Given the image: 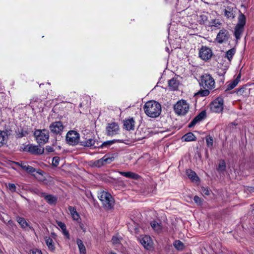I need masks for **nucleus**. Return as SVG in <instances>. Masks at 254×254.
Returning <instances> with one entry per match:
<instances>
[{
    "instance_id": "44",
    "label": "nucleus",
    "mask_w": 254,
    "mask_h": 254,
    "mask_svg": "<svg viewBox=\"0 0 254 254\" xmlns=\"http://www.w3.org/2000/svg\"><path fill=\"white\" fill-rule=\"evenodd\" d=\"M17 164L21 166V167L25 171H27V168L29 165L26 163L21 162V163H17Z\"/></svg>"
},
{
    "instance_id": "20",
    "label": "nucleus",
    "mask_w": 254,
    "mask_h": 254,
    "mask_svg": "<svg viewBox=\"0 0 254 254\" xmlns=\"http://www.w3.org/2000/svg\"><path fill=\"white\" fill-rule=\"evenodd\" d=\"M240 77L241 76L239 74L234 80L228 82L226 90H230L233 89L238 84Z\"/></svg>"
},
{
    "instance_id": "17",
    "label": "nucleus",
    "mask_w": 254,
    "mask_h": 254,
    "mask_svg": "<svg viewBox=\"0 0 254 254\" xmlns=\"http://www.w3.org/2000/svg\"><path fill=\"white\" fill-rule=\"evenodd\" d=\"M44 150L43 148L38 147L37 146L31 145L28 147V151L34 154H41L44 152Z\"/></svg>"
},
{
    "instance_id": "32",
    "label": "nucleus",
    "mask_w": 254,
    "mask_h": 254,
    "mask_svg": "<svg viewBox=\"0 0 254 254\" xmlns=\"http://www.w3.org/2000/svg\"><path fill=\"white\" fill-rule=\"evenodd\" d=\"M244 28L236 26L235 30V36L237 39H239L241 38V35L243 32Z\"/></svg>"
},
{
    "instance_id": "35",
    "label": "nucleus",
    "mask_w": 254,
    "mask_h": 254,
    "mask_svg": "<svg viewBox=\"0 0 254 254\" xmlns=\"http://www.w3.org/2000/svg\"><path fill=\"white\" fill-rule=\"evenodd\" d=\"M246 23V18L243 14H241L239 17V21L236 26L243 27Z\"/></svg>"
},
{
    "instance_id": "28",
    "label": "nucleus",
    "mask_w": 254,
    "mask_h": 254,
    "mask_svg": "<svg viewBox=\"0 0 254 254\" xmlns=\"http://www.w3.org/2000/svg\"><path fill=\"white\" fill-rule=\"evenodd\" d=\"M183 139L186 141H190L195 140V137L192 133L189 132L183 137Z\"/></svg>"
},
{
    "instance_id": "23",
    "label": "nucleus",
    "mask_w": 254,
    "mask_h": 254,
    "mask_svg": "<svg viewBox=\"0 0 254 254\" xmlns=\"http://www.w3.org/2000/svg\"><path fill=\"white\" fill-rule=\"evenodd\" d=\"M7 139V133L4 131L0 130V147L4 144Z\"/></svg>"
},
{
    "instance_id": "54",
    "label": "nucleus",
    "mask_w": 254,
    "mask_h": 254,
    "mask_svg": "<svg viewBox=\"0 0 254 254\" xmlns=\"http://www.w3.org/2000/svg\"><path fill=\"white\" fill-rule=\"evenodd\" d=\"M25 135V134H24L23 133H22L21 135L19 136V137H22L23 136Z\"/></svg>"
},
{
    "instance_id": "48",
    "label": "nucleus",
    "mask_w": 254,
    "mask_h": 254,
    "mask_svg": "<svg viewBox=\"0 0 254 254\" xmlns=\"http://www.w3.org/2000/svg\"><path fill=\"white\" fill-rule=\"evenodd\" d=\"M35 171V169H34L32 167L29 166L27 168V170L26 172L28 173L32 174Z\"/></svg>"
},
{
    "instance_id": "19",
    "label": "nucleus",
    "mask_w": 254,
    "mask_h": 254,
    "mask_svg": "<svg viewBox=\"0 0 254 254\" xmlns=\"http://www.w3.org/2000/svg\"><path fill=\"white\" fill-rule=\"evenodd\" d=\"M45 241L48 249L52 252H54L55 250V247L52 239L46 237L45 238Z\"/></svg>"
},
{
    "instance_id": "7",
    "label": "nucleus",
    "mask_w": 254,
    "mask_h": 254,
    "mask_svg": "<svg viewBox=\"0 0 254 254\" xmlns=\"http://www.w3.org/2000/svg\"><path fill=\"white\" fill-rule=\"evenodd\" d=\"M210 109L212 111L215 113H220L223 109V99L219 97L214 100L211 105Z\"/></svg>"
},
{
    "instance_id": "51",
    "label": "nucleus",
    "mask_w": 254,
    "mask_h": 254,
    "mask_svg": "<svg viewBox=\"0 0 254 254\" xmlns=\"http://www.w3.org/2000/svg\"><path fill=\"white\" fill-rule=\"evenodd\" d=\"M63 234H64V235L66 236V237L67 238H69V234H68V232L66 230V229L63 230Z\"/></svg>"
},
{
    "instance_id": "16",
    "label": "nucleus",
    "mask_w": 254,
    "mask_h": 254,
    "mask_svg": "<svg viewBox=\"0 0 254 254\" xmlns=\"http://www.w3.org/2000/svg\"><path fill=\"white\" fill-rule=\"evenodd\" d=\"M42 104L41 101L38 98L33 99L30 103V106L33 110L40 109L42 108Z\"/></svg>"
},
{
    "instance_id": "26",
    "label": "nucleus",
    "mask_w": 254,
    "mask_h": 254,
    "mask_svg": "<svg viewBox=\"0 0 254 254\" xmlns=\"http://www.w3.org/2000/svg\"><path fill=\"white\" fill-rule=\"evenodd\" d=\"M187 175L192 181L196 182L198 180V177L196 176V173L191 170H188L187 171Z\"/></svg>"
},
{
    "instance_id": "30",
    "label": "nucleus",
    "mask_w": 254,
    "mask_h": 254,
    "mask_svg": "<svg viewBox=\"0 0 254 254\" xmlns=\"http://www.w3.org/2000/svg\"><path fill=\"white\" fill-rule=\"evenodd\" d=\"M76 242H77V244L78 245V247L79 248L80 253L82 254H85L86 249H85V246H84V245L83 244L82 241L80 239H77Z\"/></svg>"
},
{
    "instance_id": "43",
    "label": "nucleus",
    "mask_w": 254,
    "mask_h": 254,
    "mask_svg": "<svg viewBox=\"0 0 254 254\" xmlns=\"http://www.w3.org/2000/svg\"><path fill=\"white\" fill-rule=\"evenodd\" d=\"M7 188L12 192L16 191V186L13 184H9Z\"/></svg>"
},
{
    "instance_id": "49",
    "label": "nucleus",
    "mask_w": 254,
    "mask_h": 254,
    "mask_svg": "<svg viewBox=\"0 0 254 254\" xmlns=\"http://www.w3.org/2000/svg\"><path fill=\"white\" fill-rule=\"evenodd\" d=\"M45 150L48 152H52L54 151L53 147L50 146H47L46 147Z\"/></svg>"
},
{
    "instance_id": "56",
    "label": "nucleus",
    "mask_w": 254,
    "mask_h": 254,
    "mask_svg": "<svg viewBox=\"0 0 254 254\" xmlns=\"http://www.w3.org/2000/svg\"><path fill=\"white\" fill-rule=\"evenodd\" d=\"M0 254H2V253L0 250Z\"/></svg>"
},
{
    "instance_id": "6",
    "label": "nucleus",
    "mask_w": 254,
    "mask_h": 254,
    "mask_svg": "<svg viewBox=\"0 0 254 254\" xmlns=\"http://www.w3.org/2000/svg\"><path fill=\"white\" fill-rule=\"evenodd\" d=\"M79 140V134L74 130H71L67 132L66 136L67 142L71 145H74L78 143Z\"/></svg>"
},
{
    "instance_id": "39",
    "label": "nucleus",
    "mask_w": 254,
    "mask_h": 254,
    "mask_svg": "<svg viewBox=\"0 0 254 254\" xmlns=\"http://www.w3.org/2000/svg\"><path fill=\"white\" fill-rule=\"evenodd\" d=\"M209 89L206 88L204 90H200L198 93V95H200L201 96H206L209 94Z\"/></svg>"
},
{
    "instance_id": "31",
    "label": "nucleus",
    "mask_w": 254,
    "mask_h": 254,
    "mask_svg": "<svg viewBox=\"0 0 254 254\" xmlns=\"http://www.w3.org/2000/svg\"><path fill=\"white\" fill-rule=\"evenodd\" d=\"M94 140L89 138L86 139L85 140L81 141V145L84 146L90 147L94 145Z\"/></svg>"
},
{
    "instance_id": "53",
    "label": "nucleus",
    "mask_w": 254,
    "mask_h": 254,
    "mask_svg": "<svg viewBox=\"0 0 254 254\" xmlns=\"http://www.w3.org/2000/svg\"><path fill=\"white\" fill-rule=\"evenodd\" d=\"M217 24L220 25V23H219L218 22H216L215 21H214L212 24V26H217Z\"/></svg>"
},
{
    "instance_id": "40",
    "label": "nucleus",
    "mask_w": 254,
    "mask_h": 254,
    "mask_svg": "<svg viewBox=\"0 0 254 254\" xmlns=\"http://www.w3.org/2000/svg\"><path fill=\"white\" fill-rule=\"evenodd\" d=\"M200 191L203 195H208L210 194V190L207 188L202 187Z\"/></svg>"
},
{
    "instance_id": "14",
    "label": "nucleus",
    "mask_w": 254,
    "mask_h": 254,
    "mask_svg": "<svg viewBox=\"0 0 254 254\" xmlns=\"http://www.w3.org/2000/svg\"><path fill=\"white\" fill-rule=\"evenodd\" d=\"M41 197H43L49 204L51 205L55 204L57 202V198L54 195L48 194L45 192H42L41 194Z\"/></svg>"
},
{
    "instance_id": "29",
    "label": "nucleus",
    "mask_w": 254,
    "mask_h": 254,
    "mask_svg": "<svg viewBox=\"0 0 254 254\" xmlns=\"http://www.w3.org/2000/svg\"><path fill=\"white\" fill-rule=\"evenodd\" d=\"M17 222L20 224L21 227L23 228H26L29 227L31 229L30 227L29 226L27 222L25 221V220L21 217H18L17 218Z\"/></svg>"
},
{
    "instance_id": "45",
    "label": "nucleus",
    "mask_w": 254,
    "mask_h": 254,
    "mask_svg": "<svg viewBox=\"0 0 254 254\" xmlns=\"http://www.w3.org/2000/svg\"><path fill=\"white\" fill-rule=\"evenodd\" d=\"M17 164L21 166V167L25 171H27V168L29 165L26 163L21 162V163H17Z\"/></svg>"
},
{
    "instance_id": "47",
    "label": "nucleus",
    "mask_w": 254,
    "mask_h": 254,
    "mask_svg": "<svg viewBox=\"0 0 254 254\" xmlns=\"http://www.w3.org/2000/svg\"><path fill=\"white\" fill-rule=\"evenodd\" d=\"M29 254H42L41 252L37 249H33L30 251Z\"/></svg>"
},
{
    "instance_id": "41",
    "label": "nucleus",
    "mask_w": 254,
    "mask_h": 254,
    "mask_svg": "<svg viewBox=\"0 0 254 254\" xmlns=\"http://www.w3.org/2000/svg\"><path fill=\"white\" fill-rule=\"evenodd\" d=\"M59 161H60V158L59 157H57V156L54 157L53 158L52 164L54 166L56 167L59 165Z\"/></svg>"
},
{
    "instance_id": "52",
    "label": "nucleus",
    "mask_w": 254,
    "mask_h": 254,
    "mask_svg": "<svg viewBox=\"0 0 254 254\" xmlns=\"http://www.w3.org/2000/svg\"><path fill=\"white\" fill-rule=\"evenodd\" d=\"M79 226H80V228H81V229H82L83 230V232L86 231V229L84 227V226L83 224H82V223L80 224Z\"/></svg>"
},
{
    "instance_id": "24",
    "label": "nucleus",
    "mask_w": 254,
    "mask_h": 254,
    "mask_svg": "<svg viewBox=\"0 0 254 254\" xmlns=\"http://www.w3.org/2000/svg\"><path fill=\"white\" fill-rule=\"evenodd\" d=\"M169 87L173 90H175L178 88L179 84V81L176 79L172 78L169 81Z\"/></svg>"
},
{
    "instance_id": "38",
    "label": "nucleus",
    "mask_w": 254,
    "mask_h": 254,
    "mask_svg": "<svg viewBox=\"0 0 254 254\" xmlns=\"http://www.w3.org/2000/svg\"><path fill=\"white\" fill-rule=\"evenodd\" d=\"M206 141L207 146L208 147L211 148L213 146V138L210 136H207L206 137Z\"/></svg>"
},
{
    "instance_id": "27",
    "label": "nucleus",
    "mask_w": 254,
    "mask_h": 254,
    "mask_svg": "<svg viewBox=\"0 0 254 254\" xmlns=\"http://www.w3.org/2000/svg\"><path fill=\"white\" fill-rule=\"evenodd\" d=\"M150 225L154 231H155L157 233L160 232L162 227L159 223L155 221H153L150 222Z\"/></svg>"
},
{
    "instance_id": "8",
    "label": "nucleus",
    "mask_w": 254,
    "mask_h": 254,
    "mask_svg": "<svg viewBox=\"0 0 254 254\" xmlns=\"http://www.w3.org/2000/svg\"><path fill=\"white\" fill-rule=\"evenodd\" d=\"M115 159V157L113 155H105L102 158L95 161L93 165L95 167H100L105 164H110Z\"/></svg>"
},
{
    "instance_id": "36",
    "label": "nucleus",
    "mask_w": 254,
    "mask_h": 254,
    "mask_svg": "<svg viewBox=\"0 0 254 254\" xmlns=\"http://www.w3.org/2000/svg\"><path fill=\"white\" fill-rule=\"evenodd\" d=\"M207 19L208 17L206 14H202L198 16V21L201 24H204Z\"/></svg>"
},
{
    "instance_id": "12",
    "label": "nucleus",
    "mask_w": 254,
    "mask_h": 254,
    "mask_svg": "<svg viewBox=\"0 0 254 254\" xmlns=\"http://www.w3.org/2000/svg\"><path fill=\"white\" fill-rule=\"evenodd\" d=\"M228 38V32L226 30L223 29L218 33L216 40L218 43L221 44L227 41Z\"/></svg>"
},
{
    "instance_id": "25",
    "label": "nucleus",
    "mask_w": 254,
    "mask_h": 254,
    "mask_svg": "<svg viewBox=\"0 0 254 254\" xmlns=\"http://www.w3.org/2000/svg\"><path fill=\"white\" fill-rule=\"evenodd\" d=\"M206 116V113L205 111H202L197 116H196L194 120L191 122L190 126H193L197 122L201 121Z\"/></svg>"
},
{
    "instance_id": "46",
    "label": "nucleus",
    "mask_w": 254,
    "mask_h": 254,
    "mask_svg": "<svg viewBox=\"0 0 254 254\" xmlns=\"http://www.w3.org/2000/svg\"><path fill=\"white\" fill-rule=\"evenodd\" d=\"M114 142H115V140H112V141H108L105 142L104 143H103L102 144L101 147H103L104 146H109V145L113 144Z\"/></svg>"
},
{
    "instance_id": "21",
    "label": "nucleus",
    "mask_w": 254,
    "mask_h": 254,
    "mask_svg": "<svg viewBox=\"0 0 254 254\" xmlns=\"http://www.w3.org/2000/svg\"><path fill=\"white\" fill-rule=\"evenodd\" d=\"M68 210H69L70 214L73 220L78 221L79 219V218H80L79 215L77 213V212L76 211L74 207H72V206H69Z\"/></svg>"
},
{
    "instance_id": "4",
    "label": "nucleus",
    "mask_w": 254,
    "mask_h": 254,
    "mask_svg": "<svg viewBox=\"0 0 254 254\" xmlns=\"http://www.w3.org/2000/svg\"><path fill=\"white\" fill-rule=\"evenodd\" d=\"M36 141L39 144H45L49 137V131L46 129H37L34 133Z\"/></svg>"
},
{
    "instance_id": "15",
    "label": "nucleus",
    "mask_w": 254,
    "mask_h": 254,
    "mask_svg": "<svg viewBox=\"0 0 254 254\" xmlns=\"http://www.w3.org/2000/svg\"><path fill=\"white\" fill-rule=\"evenodd\" d=\"M124 126L127 130H133L135 127V121L132 118L128 119L124 121Z\"/></svg>"
},
{
    "instance_id": "13",
    "label": "nucleus",
    "mask_w": 254,
    "mask_h": 254,
    "mask_svg": "<svg viewBox=\"0 0 254 254\" xmlns=\"http://www.w3.org/2000/svg\"><path fill=\"white\" fill-rule=\"evenodd\" d=\"M140 243L146 249H149L152 246V240L151 238L148 236H144L141 237L139 239Z\"/></svg>"
},
{
    "instance_id": "57",
    "label": "nucleus",
    "mask_w": 254,
    "mask_h": 254,
    "mask_svg": "<svg viewBox=\"0 0 254 254\" xmlns=\"http://www.w3.org/2000/svg\"><path fill=\"white\" fill-rule=\"evenodd\" d=\"M37 173H39V174H41V173L39 171H37Z\"/></svg>"
},
{
    "instance_id": "33",
    "label": "nucleus",
    "mask_w": 254,
    "mask_h": 254,
    "mask_svg": "<svg viewBox=\"0 0 254 254\" xmlns=\"http://www.w3.org/2000/svg\"><path fill=\"white\" fill-rule=\"evenodd\" d=\"M235 52L236 50L235 49H231L226 52L225 57L229 61H231Z\"/></svg>"
},
{
    "instance_id": "34",
    "label": "nucleus",
    "mask_w": 254,
    "mask_h": 254,
    "mask_svg": "<svg viewBox=\"0 0 254 254\" xmlns=\"http://www.w3.org/2000/svg\"><path fill=\"white\" fill-rule=\"evenodd\" d=\"M226 169V164L224 160H220L218 164V167L217 168V170L218 172L223 173L225 171Z\"/></svg>"
},
{
    "instance_id": "2",
    "label": "nucleus",
    "mask_w": 254,
    "mask_h": 254,
    "mask_svg": "<svg viewBox=\"0 0 254 254\" xmlns=\"http://www.w3.org/2000/svg\"><path fill=\"white\" fill-rule=\"evenodd\" d=\"M98 198L102 204L107 209H111L114 204V199L111 195L106 191H103L98 194Z\"/></svg>"
},
{
    "instance_id": "55",
    "label": "nucleus",
    "mask_w": 254,
    "mask_h": 254,
    "mask_svg": "<svg viewBox=\"0 0 254 254\" xmlns=\"http://www.w3.org/2000/svg\"><path fill=\"white\" fill-rule=\"evenodd\" d=\"M110 254H116V253H114V252H111L110 253Z\"/></svg>"
},
{
    "instance_id": "9",
    "label": "nucleus",
    "mask_w": 254,
    "mask_h": 254,
    "mask_svg": "<svg viewBox=\"0 0 254 254\" xmlns=\"http://www.w3.org/2000/svg\"><path fill=\"white\" fill-rule=\"evenodd\" d=\"M199 57L203 60H209L212 56V52L210 49L206 47H202L199 51Z\"/></svg>"
},
{
    "instance_id": "3",
    "label": "nucleus",
    "mask_w": 254,
    "mask_h": 254,
    "mask_svg": "<svg viewBox=\"0 0 254 254\" xmlns=\"http://www.w3.org/2000/svg\"><path fill=\"white\" fill-rule=\"evenodd\" d=\"M189 109V104L184 100L178 101L174 106V111L178 115H185L188 112Z\"/></svg>"
},
{
    "instance_id": "1",
    "label": "nucleus",
    "mask_w": 254,
    "mask_h": 254,
    "mask_svg": "<svg viewBox=\"0 0 254 254\" xmlns=\"http://www.w3.org/2000/svg\"><path fill=\"white\" fill-rule=\"evenodd\" d=\"M143 109L146 115L151 118L158 117L161 112L160 104L153 100L147 102L143 107Z\"/></svg>"
},
{
    "instance_id": "42",
    "label": "nucleus",
    "mask_w": 254,
    "mask_h": 254,
    "mask_svg": "<svg viewBox=\"0 0 254 254\" xmlns=\"http://www.w3.org/2000/svg\"><path fill=\"white\" fill-rule=\"evenodd\" d=\"M193 200L194 202L198 205H200L202 204V201L201 199L199 197H198L197 195H195L194 197Z\"/></svg>"
},
{
    "instance_id": "50",
    "label": "nucleus",
    "mask_w": 254,
    "mask_h": 254,
    "mask_svg": "<svg viewBox=\"0 0 254 254\" xmlns=\"http://www.w3.org/2000/svg\"><path fill=\"white\" fill-rule=\"evenodd\" d=\"M58 226L63 230L66 229V226L63 223L60 222L58 223Z\"/></svg>"
},
{
    "instance_id": "10",
    "label": "nucleus",
    "mask_w": 254,
    "mask_h": 254,
    "mask_svg": "<svg viewBox=\"0 0 254 254\" xmlns=\"http://www.w3.org/2000/svg\"><path fill=\"white\" fill-rule=\"evenodd\" d=\"M119 130V127L116 123H109L106 127L107 134L109 136L118 134Z\"/></svg>"
},
{
    "instance_id": "11",
    "label": "nucleus",
    "mask_w": 254,
    "mask_h": 254,
    "mask_svg": "<svg viewBox=\"0 0 254 254\" xmlns=\"http://www.w3.org/2000/svg\"><path fill=\"white\" fill-rule=\"evenodd\" d=\"M51 131L55 134H61L64 129V126L61 122H56L50 126Z\"/></svg>"
},
{
    "instance_id": "37",
    "label": "nucleus",
    "mask_w": 254,
    "mask_h": 254,
    "mask_svg": "<svg viewBox=\"0 0 254 254\" xmlns=\"http://www.w3.org/2000/svg\"><path fill=\"white\" fill-rule=\"evenodd\" d=\"M174 246L178 250H182L184 248L183 243L179 240L175 241Z\"/></svg>"
},
{
    "instance_id": "22",
    "label": "nucleus",
    "mask_w": 254,
    "mask_h": 254,
    "mask_svg": "<svg viewBox=\"0 0 254 254\" xmlns=\"http://www.w3.org/2000/svg\"><path fill=\"white\" fill-rule=\"evenodd\" d=\"M120 173L122 175H123L127 178H131V179H135V180H137L139 178V176L137 174H135L132 172H120Z\"/></svg>"
},
{
    "instance_id": "5",
    "label": "nucleus",
    "mask_w": 254,
    "mask_h": 254,
    "mask_svg": "<svg viewBox=\"0 0 254 254\" xmlns=\"http://www.w3.org/2000/svg\"><path fill=\"white\" fill-rule=\"evenodd\" d=\"M200 84L204 88L209 89H214L215 87L214 79L209 74H206L201 76Z\"/></svg>"
},
{
    "instance_id": "18",
    "label": "nucleus",
    "mask_w": 254,
    "mask_h": 254,
    "mask_svg": "<svg viewBox=\"0 0 254 254\" xmlns=\"http://www.w3.org/2000/svg\"><path fill=\"white\" fill-rule=\"evenodd\" d=\"M122 239L118 236H113L112 239V242L116 249L121 250L122 244L121 243Z\"/></svg>"
}]
</instances>
